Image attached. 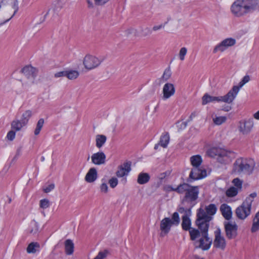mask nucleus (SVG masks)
<instances>
[{"mask_svg":"<svg viewBox=\"0 0 259 259\" xmlns=\"http://www.w3.org/2000/svg\"><path fill=\"white\" fill-rule=\"evenodd\" d=\"M259 9V0H236L231 6L232 14L237 17Z\"/></svg>","mask_w":259,"mask_h":259,"instance_id":"obj_1","label":"nucleus"},{"mask_svg":"<svg viewBox=\"0 0 259 259\" xmlns=\"http://www.w3.org/2000/svg\"><path fill=\"white\" fill-rule=\"evenodd\" d=\"M200 221H198V225H196L200 230V236H198L194 241V244L196 248H200L203 250H208L211 244L212 240L209 237L208 234V225L205 224L204 226L201 225L202 223Z\"/></svg>","mask_w":259,"mask_h":259,"instance_id":"obj_2","label":"nucleus"},{"mask_svg":"<svg viewBox=\"0 0 259 259\" xmlns=\"http://www.w3.org/2000/svg\"><path fill=\"white\" fill-rule=\"evenodd\" d=\"M255 162L253 159L239 158L233 164L232 171L237 175H250L253 172Z\"/></svg>","mask_w":259,"mask_h":259,"instance_id":"obj_3","label":"nucleus"},{"mask_svg":"<svg viewBox=\"0 0 259 259\" xmlns=\"http://www.w3.org/2000/svg\"><path fill=\"white\" fill-rule=\"evenodd\" d=\"M206 154L212 158H217L222 164H227L234 157L233 152L218 147H212L206 151Z\"/></svg>","mask_w":259,"mask_h":259,"instance_id":"obj_4","label":"nucleus"},{"mask_svg":"<svg viewBox=\"0 0 259 259\" xmlns=\"http://www.w3.org/2000/svg\"><path fill=\"white\" fill-rule=\"evenodd\" d=\"M199 186H192L186 183H182L180 194H184L183 201L190 204H195L198 198Z\"/></svg>","mask_w":259,"mask_h":259,"instance_id":"obj_5","label":"nucleus"},{"mask_svg":"<svg viewBox=\"0 0 259 259\" xmlns=\"http://www.w3.org/2000/svg\"><path fill=\"white\" fill-rule=\"evenodd\" d=\"M217 210V208L214 204H210L205 206L204 208H199L197 210V219L196 224L198 225V221H200L202 223L201 225L204 226L207 224L209 226V222L212 219V215H214Z\"/></svg>","mask_w":259,"mask_h":259,"instance_id":"obj_6","label":"nucleus"},{"mask_svg":"<svg viewBox=\"0 0 259 259\" xmlns=\"http://www.w3.org/2000/svg\"><path fill=\"white\" fill-rule=\"evenodd\" d=\"M180 222L179 213L175 212L171 219L165 218L163 219L160 224V236H164L167 235L170 230L172 226H178Z\"/></svg>","mask_w":259,"mask_h":259,"instance_id":"obj_7","label":"nucleus"},{"mask_svg":"<svg viewBox=\"0 0 259 259\" xmlns=\"http://www.w3.org/2000/svg\"><path fill=\"white\" fill-rule=\"evenodd\" d=\"M234 100L232 93L230 91L225 96L214 97L211 96L207 94H204L202 98V104L206 105L210 102H224L228 104H231Z\"/></svg>","mask_w":259,"mask_h":259,"instance_id":"obj_8","label":"nucleus"},{"mask_svg":"<svg viewBox=\"0 0 259 259\" xmlns=\"http://www.w3.org/2000/svg\"><path fill=\"white\" fill-rule=\"evenodd\" d=\"M251 206V199L246 198L242 204L236 208L235 213L237 217L240 220H245L250 214Z\"/></svg>","mask_w":259,"mask_h":259,"instance_id":"obj_9","label":"nucleus"},{"mask_svg":"<svg viewBox=\"0 0 259 259\" xmlns=\"http://www.w3.org/2000/svg\"><path fill=\"white\" fill-rule=\"evenodd\" d=\"M191 221L188 214H185L182 217V227L185 231H189L190 238L192 240H195L200 236V233L199 230L191 227Z\"/></svg>","mask_w":259,"mask_h":259,"instance_id":"obj_10","label":"nucleus"},{"mask_svg":"<svg viewBox=\"0 0 259 259\" xmlns=\"http://www.w3.org/2000/svg\"><path fill=\"white\" fill-rule=\"evenodd\" d=\"M103 58L88 55L83 59V64L84 67L88 70H92L99 66L103 61Z\"/></svg>","mask_w":259,"mask_h":259,"instance_id":"obj_11","label":"nucleus"},{"mask_svg":"<svg viewBox=\"0 0 259 259\" xmlns=\"http://www.w3.org/2000/svg\"><path fill=\"white\" fill-rule=\"evenodd\" d=\"M226 235L228 239L235 238L237 235L238 226L235 222L228 221L224 223Z\"/></svg>","mask_w":259,"mask_h":259,"instance_id":"obj_12","label":"nucleus"},{"mask_svg":"<svg viewBox=\"0 0 259 259\" xmlns=\"http://www.w3.org/2000/svg\"><path fill=\"white\" fill-rule=\"evenodd\" d=\"M236 44V40L233 38H227L215 46L213 50V53L217 52H223L229 47L233 46Z\"/></svg>","mask_w":259,"mask_h":259,"instance_id":"obj_13","label":"nucleus"},{"mask_svg":"<svg viewBox=\"0 0 259 259\" xmlns=\"http://www.w3.org/2000/svg\"><path fill=\"white\" fill-rule=\"evenodd\" d=\"M214 247L221 250H224L226 246V241L224 237L222 235L220 229H218L214 231Z\"/></svg>","mask_w":259,"mask_h":259,"instance_id":"obj_14","label":"nucleus"},{"mask_svg":"<svg viewBox=\"0 0 259 259\" xmlns=\"http://www.w3.org/2000/svg\"><path fill=\"white\" fill-rule=\"evenodd\" d=\"M253 126V120L249 118L244 121L240 122L238 130L243 135H248L251 132Z\"/></svg>","mask_w":259,"mask_h":259,"instance_id":"obj_15","label":"nucleus"},{"mask_svg":"<svg viewBox=\"0 0 259 259\" xmlns=\"http://www.w3.org/2000/svg\"><path fill=\"white\" fill-rule=\"evenodd\" d=\"M206 171L201 166L193 167L189 175V178L193 180H197L205 178Z\"/></svg>","mask_w":259,"mask_h":259,"instance_id":"obj_16","label":"nucleus"},{"mask_svg":"<svg viewBox=\"0 0 259 259\" xmlns=\"http://www.w3.org/2000/svg\"><path fill=\"white\" fill-rule=\"evenodd\" d=\"M106 157L105 153L100 151L94 153L91 156V160L94 164L100 165L105 163Z\"/></svg>","mask_w":259,"mask_h":259,"instance_id":"obj_17","label":"nucleus"},{"mask_svg":"<svg viewBox=\"0 0 259 259\" xmlns=\"http://www.w3.org/2000/svg\"><path fill=\"white\" fill-rule=\"evenodd\" d=\"M250 76L248 75H245L241 80L239 82L238 85L233 86L232 89L230 91V92L232 93L234 99L237 96L240 89L246 83L248 82L250 80Z\"/></svg>","mask_w":259,"mask_h":259,"instance_id":"obj_18","label":"nucleus"},{"mask_svg":"<svg viewBox=\"0 0 259 259\" xmlns=\"http://www.w3.org/2000/svg\"><path fill=\"white\" fill-rule=\"evenodd\" d=\"M163 99L166 100L173 96L175 93V88L172 83H166L163 88Z\"/></svg>","mask_w":259,"mask_h":259,"instance_id":"obj_19","label":"nucleus"},{"mask_svg":"<svg viewBox=\"0 0 259 259\" xmlns=\"http://www.w3.org/2000/svg\"><path fill=\"white\" fill-rule=\"evenodd\" d=\"M131 170V163L125 162L119 167L118 170L116 171V176L118 177L126 176Z\"/></svg>","mask_w":259,"mask_h":259,"instance_id":"obj_20","label":"nucleus"},{"mask_svg":"<svg viewBox=\"0 0 259 259\" xmlns=\"http://www.w3.org/2000/svg\"><path fill=\"white\" fill-rule=\"evenodd\" d=\"M220 211L226 220L229 221L231 219L232 212L230 206L225 203L222 204L220 207Z\"/></svg>","mask_w":259,"mask_h":259,"instance_id":"obj_21","label":"nucleus"},{"mask_svg":"<svg viewBox=\"0 0 259 259\" xmlns=\"http://www.w3.org/2000/svg\"><path fill=\"white\" fill-rule=\"evenodd\" d=\"M97 179V171L95 167L91 168L85 177V180L88 183H93Z\"/></svg>","mask_w":259,"mask_h":259,"instance_id":"obj_22","label":"nucleus"},{"mask_svg":"<svg viewBox=\"0 0 259 259\" xmlns=\"http://www.w3.org/2000/svg\"><path fill=\"white\" fill-rule=\"evenodd\" d=\"M22 72L28 77L31 76L33 79H34L37 74V70L31 66L24 67L22 69Z\"/></svg>","mask_w":259,"mask_h":259,"instance_id":"obj_23","label":"nucleus"},{"mask_svg":"<svg viewBox=\"0 0 259 259\" xmlns=\"http://www.w3.org/2000/svg\"><path fill=\"white\" fill-rule=\"evenodd\" d=\"M150 179V175L146 172H140L137 178V183L140 185L147 183Z\"/></svg>","mask_w":259,"mask_h":259,"instance_id":"obj_24","label":"nucleus"},{"mask_svg":"<svg viewBox=\"0 0 259 259\" xmlns=\"http://www.w3.org/2000/svg\"><path fill=\"white\" fill-rule=\"evenodd\" d=\"M40 250V245L38 243L33 242L30 243L27 248V252L28 253H35Z\"/></svg>","mask_w":259,"mask_h":259,"instance_id":"obj_25","label":"nucleus"},{"mask_svg":"<svg viewBox=\"0 0 259 259\" xmlns=\"http://www.w3.org/2000/svg\"><path fill=\"white\" fill-rule=\"evenodd\" d=\"M107 137L104 135H97L96 136V146L101 148L105 144Z\"/></svg>","mask_w":259,"mask_h":259,"instance_id":"obj_26","label":"nucleus"},{"mask_svg":"<svg viewBox=\"0 0 259 259\" xmlns=\"http://www.w3.org/2000/svg\"><path fill=\"white\" fill-rule=\"evenodd\" d=\"M182 187V183L179 184L178 186L176 187H173L171 185H167L164 187V190L167 193H169L172 191H174L177 192V193L180 194L181 191Z\"/></svg>","mask_w":259,"mask_h":259,"instance_id":"obj_27","label":"nucleus"},{"mask_svg":"<svg viewBox=\"0 0 259 259\" xmlns=\"http://www.w3.org/2000/svg\"><path fill=\"white\" fill-rule=\"evenodd\" d=\"M65 252L67 255H71L74 251V244L72 240L67 239L65 242Z\"/></svg>","mask_w":259,"mask_h":259,"instance_id":"obj_28","label":"nucleus"},{"mask_svg":"<svg viewBox=\"0 0 259 259\" xmlns=\"http://www.w3.org/2000/svg\"><path fill=\"white\" fill-rule=\"evenodd\" d=\"M169 142V135L168 133L163 134L159 141L160 146L163 148H166Z\"/></svg>","mask_w":259,"mask_h":259,"instance_id":"obj_29","label":"nucleus"},{"mask_svg":"<svg viewBox=\"0 0 259 259\" xmlns=\"http://www.w3.org/2000/svg\"><path fill=\"white\" fill-rule=\"evenodd\" d=\"M259 230V211L255 215L253 219L251 232L254 233Z\"/></svg>","mask_w":259,"mask_h":259,"instance_id":"obj_30","label":"nucleus"},{"mask_svg":"<svg viewBox=\"0 0 259 259\" xmlns=\"http://www.w3.org/2000/svg\"><path fill=\"white\" fill-rule=\"evenodd\" d=\"M191 163L193 167L200 166L202 162L201 157L199 155L192 156L190 158Z\"/></svg>","mask_w":259,"mask_h":259,"instance_id":"obj_31","label":"nucleus"},{"mask_svg":"<svg viewBox=\"0 0 259 259\" xmlns=\"http://www.w3.org/2000/svg\"><path fill=\"white\" fill-rule=\"evenodd\" d=\"M26 124L23 123V122L20 120H14L11 124L12 128L15 131H19Z\"/></svg>","mask_w":259,"mask_h":259,"instance_id":"obj_32","label":"nucleus"},{"mask_svg":"<svg viewBox=\"0 0 259 259\" xmlns=\"http://www.w3.org/2000/svg\"><path fill=\"white\" fill-rule=\"evenodd\" d=\"M7 5H10L12 8L14 10V12L12 16L10 18L11 19L18 11V2L17 0H6Z\"/></svg>","mask_w":259,"mask_h":259,"instance_id":"obj_33","label":"nucleus"},{"mask_svg":"<svg viewBox=\"0 0 259 259\" xmlns=\"http://www.w3.org/2000/svg\"><path fill=\"white\" fill-rule=\"evenodd\" d=\"M79 72L74 70H66V77L69 79H75L79 76Z\"/></svg>","mask_w":259,"mask_h":259,"instance_id":"obj_34","label":"nucleus"},{"mask_svg":"<svg viewBox=\"0 0 259 259\" xmlns=\"http://www.w3.org/2000/svg\"><path fill=\"white\" fill-rule=\"evenodd\" d=\"M32 116V112L30 110L25 111L22 114L21 120L23 122V123L26 125L27 124L28 121L31 116Z\"/></svg>","mask_w":259,"mask_h":259,"instance_id":"obj_35","label":"nucleus"},{"mask_svg":"<svg viewBox=\"0 0 259 259\" xmlns=\"http://www.w3.org/2000/svg\"><path fill=\"white\" fill-rule=\"evenodd\" d=\"M227 117L225 116H215L212 119L214 123L216 125H221L226 122Z\"/></svg>","mask_w":259,"mask_h":259,"instance_id":"obj_36","label":"nucleus"},{"mask_svg":"<svg viewBox=\"0 0 259 259\" xmlns=\"http://www.w3.org/2000/svg\"><path fill=\"white\" fill-rule=\"evenodd\" d=\"M44 124V119L43 118L39 119L37 121L35 129L34 132V134L36 136L39 134L42 127H43Z\"/></svg>","mask_w":259,"mask_h":259,"instance_id":"obj_37","label":"nucleus"},{"mask_svg":"<svg viewBox=\"0 0 259 259\" xmlns=\"http://www.w3.org/2000/svg\"><path fill=\"white\" fill-rule=\"evenodd\" d=\"M239 190L235 187H231L228 189L226 191V195L228 197H234L238 193Z\"/></svg>","mask_w":259,"mask_h":259,"instance_id":"obj_38","label":"nucleus"},{"mask_svg":"<svg viewBox=\"0 0 259 259\" xmlns=\"http://www.w3.org/2000/svg\"><path fill=\"white\" fill-rule=\"evenodd\" d=\"M232 183L235 186V188H237L238 190H240L241 189L243 182L240 179L237 178L233 179Z\"/></svg>","mask_w":259,"mask_h":259,"instance_id":"obj_39","label":"nucleus"},{"mask_svg":"<svg viewBox=\"0 0 259 259\" xmlns=\"http://www.w3.org/2000/svg\"><path fill=\"white\" fill-rule=\"evenodd\" d=\"M102 184L100 185V191L102 193H107L108 191V187L104 179L101 180Z\"/></svg>","mask_w":259,"mask_h":259,"instance_id":"obj_40","label":"nucleus"},{"mask_svg":"<svg viewBox=\"0 0 259 259\" xmlns=\"http://www.w3.org/2000/svg\"><path fill=\"white\" fill-rule=\"evenodd\" d=\"M187 53V49L185 47L182 48L179 53V57L181 61H184L185 58V56Z\"/></svg>","mask_w":259,"mask_h":259,"instance_id":"obj_41","label":"nucleus"},{"mask_svg":"<svg viewBox=\"0 0 259 259\" xmlns=\"http://www.w3.org/2000/svg\"><path fill=\"white\" fill-rule=\"evenodd\" d=\"M31 227L32 229L29 231L30 233L32 234H36L38 230V224L35 221L32 222L31 223Z\"/></svg>","mask_w":259,"mask_h":259,"instance_id":"obj_42","label":"nucleus"},{"mask_svg":"<svg viewBox=\"0 0 259 259\" xmlns=\"http://www.w3.org/2000/svg\"><path fill=\"white\" fill-rule=\"evenodd\" d=\"M40 207L43 209H46L50 206V202L47 199H41L40 201Z\"/></svg>","mask_w":259,"mask_h":259,"instance_id":"obj_43","label":"nucleus"},{"mask_svg":"<svg viewBox=\"0 0 259 259\" xmlns=\"http://www.w3.org/2000/svg\"><path fill=\"white\" fill-rule=\"evenodd\" d=\"M171 76V71L169 69H166L162 76V79L164 81L167 80Z\"/></svg>","mask_w":259,"mask_h":259,"instance_id":"obj_44","label":"nucleus"},{"mask_svg":"<svg viewBox=\"0 0 259 259\" xmlns=\"http://www.w3.org/2000/svg\"><path fill=\"white\" fill-rule=\"evenodd\" d=\"M108 253V251L107 250L100 251L94 259H104L107 256Z\"/></svg>","mask_w":259,"mask_h":259,"instance_id":"obj_45","label":"nucleus"},{"mask_svg":"<svg viewBox=\"0 0 259 259\" xmlns=\"http://www.w3.org/2000/svg\"><path fill=\"white\" fill-rule=\"evenodd\" d=\"M108 183L110 185V186L111 188H114L116 187L118 184V180L116 178L113 177L109 180Z\"/></svg>","mask_w":259,"mask_h":259,"instance_id":"obj_46","label":"nucleus"},{"mask_svg":"<svg viewBox=\"0 0 259 259\" xmlns=\"http://www.w3.org/2000/svg\"><path fill=\"white\" fill-rule=\"evenodd\" d=\"M15 132L14 131H11L9 132H8L7 137L9 140L12 141L14 139L15 137Z\"/></svg>","mask_w":259,"mask_h":259,"instance_id":"obj_47","label":"nucleus"},{"mask_svg":"<svg viewBox=\"0 0 259 259\" xmlns=\"http://www.w3.org/2000/svg\"><path fill=\"white\" fill-rule=\"evenodd\" d=\"M54 76L56 78H59L63 76L66 77V70L58 72L54 74Z\"/></svg>","mask_w":259,"mask_h":259,"instance_id":"obj_48","label":"nucleus"},{"mask_svg":"<svg viewBox=\"0 0 259 259\" xmlns=\"http://www.w3.org/2000/svg\"><path fill=\"white\" fill-rule=\"evenodd\" d=\"M55 188V185L53 184L49 185L48 187L44 189V191L45 193H49L53 190Z\"/></svg>","mask_w":259,"mask_h":259,"instance_id":"obj_49","label":"nucleus"},{"mask_svg":"<svg viewBox=\"0 0 259 259\" xmlns=\"http://www.w3.org/2000/svg\"><path fill=\"white\" fill-rule=\"evenodd\" d=\"M164 25H163V24H160V25H156V26H154L153 27V30L154 31H157V30H158L161 28H164Z\"/></svg>","mask_w":259,"mask_h":259,"instance_id":"obj_50","label":"nucleus"},{"mask_svg":"<svg viewBox=\"0 0 259 259\" xmlns=\"http://www.w3.org/2000/svg\"><path fill=\"white\" fill-rule=\"evenodd\" d=\"M257 194L255 192H253L250 194L249 197H247V198H251L252 200V202H253V198H255Z\"/></svg>","mask_w":259,"mask_h":259,"instance_id":"obj_51","label":"nucleus"},{"mask_svg":"<svg viewBox=\"0 0 259 259\" xmlns=\"http://www.w3.org/2000/svg\"><path fill=\"white\" fill-rule=\"evenodd\" d=\"M144 31H145V32H144V33H145V35H146L150 34L152 33V31L149 28H146L145 29Z\"/></svg>","mask_w":259,"mask_h":259,"instance_id":"obj_52","label":"nucleus"},{"mask_svg":"<svg viewBox=\"0 0 259 259\" xmlns=\"http://www.w3.org/2000/svg\"><path fill=\"white\" fill-rule=\"evenodd\" d=\"M253 117L256 120H259V110L253 115Z\"/></svg>","mask_w":259,"mask_h":259,"instance_id":"obj_53","label":"nucleus"},{"mask_svg":"<svg viewBox=\"0 0 259 259\" xmlns=\"http://www.w3.org/2000/svg\"><path fill=\"white\" fill-rule=\"evenodd\" d=\"M179 212L182 213H184V212H186V214H188L187 212H188V210H186L185 209V208L184 207H180L179 209Z\"/></svg>","mask_w":259,"mask_h":259,"instance_id":"obj_54","label":"nucleus"},{"mask_svg":"<svg viewBox=\"0 0 259 259\" xmlns=\"http://www.w3.org/2000/svg\"><path fill=\"white\" fill-rule=\"evenodd\" d=\"M10 20L11 19L9 18L8 19H7V20H4V21L0 20V27L1 26L3 25L4 24H6L8 22H9Z\"/></svg>","mask_w":259,"mask_h":259,"instance_id":"obj_55","label":"nucleus"},{"mask_svg":"<svg viewBox=\"0 0 259 259\" xmlns=\"http://www.w3.org/2000/svg\"><path fill=\"white\" fill-rule=\"evenodd\" d=\"M7 5L6 4V0H3L1 2H0V9L4 6H6Z\"/></svg>","mask_w":259,"mask_h":259,"instance_id":"obj_56","label":"nucleus"},{"mask_svg":"<svg viewBox=\"0 0 259 259\" xmlns=\"http://www.w3.org/2000/svg\"><path fill=\"white\" fill-rule=\"evenodd\" d=\"M87 2H88V4L89 5V7H93V4L92 3V2L90 0H87Z\"/></svg>","mask_w":259,"mask_h":259,"instance_id":"obj_57","label":"nucleus"},{"mask_svg":"<svg viewBox=\"0 0 259 259\" xmlns=\"http://www.w3.org/2000/svg\"><path fill=\"white\" fill-rule=\"evenodd\" d=\"M231 109V107L230 106H227V107H226L224 109V110H225V111H229V110H230Z\"/></svg>","mask_w":259,"mask_h":259,"instance_id":"obj_58","label":"nucleus"},{"mask_svg":"<svg viewBox=\"0 0 259 259\" xmlns=\"http://www.w3.org/2000/svg\"><path fill=\"white\" fill-rule=\"evenodd\" d=\"M182 124L184 127H186L187 125V122H182Z\"/></svg>","mask_w":259,"mask_h":259,"instance_id":"obj_59","label":"nucleus"},{"mask_svg":"<svg viewBox=\"0 0 259 259\" xmlns=\"http://www.w3.org/2000/svg\"><path fill=\"white\" fill-rule=\"evenodd\" d=\"M159 145H160L159 143H158V144H156V145H155V146H154V149H155V150L157 149L158 148V147H159Z\"/></svg>","mask_w":259,"mask_h":259,"instance_id":"obj_60","label":"nucleus"},{"mask_svg":"<svg viewBox=\"0 0 259 259\" xmlns=\"http://www.w3.org/2000/svg\"><path fill=\"white\" fill-rule=\"evenodd\" d=\"M193 259H203V258L199 257V256H198L197 255H195L194 256V258Z\"/></svg>","mask_w":259,"mask_h":259,"instance_id":"obj_61","label":"nucleus"},{"mask_svg":"<svg viewBox=\"0 0 259 259\" xmlns=\"http://www.w3.org/2000/svg\"><path fill=\"white\" fill-rule=\"evenodd\" d=\"M193 117V114H192L190 116V120H191Z\"/></svg>","mask_w":259,"mask_h":259,"instance_id":"obj_62","label":"nucleus"},{"mask_svg":"<svg viewBox=\"0 0 259 259\" xmlns=\"http://www.w3.org/2000/svg\"><path fill=\"white\" fill-rule=\"evenodd\" d=\"M23 85L24 87H26V84H25V83H23Z\"/></svg>","mask_w":259,"mask_h":259,"instance_id":"obj_63","label":"nucleus"},{"mask_svg":"<svg viewBox=\"0 0 259 259\" xmlns=\"http://www.w3.org/2000/svg\"><path fill=\"white\" fill-rule=\"evenodd\" d=\"M126 178H125V179H124V183H125V182H126Z\"/></svg>","mask_w":259,"mask_h":259,"instance_id":"obj_64","label":"nucleus"}]
</instances>
